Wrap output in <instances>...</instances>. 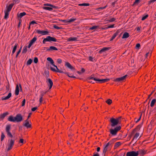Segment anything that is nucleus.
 <instances>
[{
    "mask_svg": "<svg viewBox=\"0 0 156 156\" xmlns=\"http://www.w3.org/2000/svg\"><path fill=\"white\" fill-rule=\"evenodd\" d=\"M120 118L115 119L112 118L110 119V121L111 123V126L112 127H114L117 125L120 122Z\"/></svg>",
    "mask_w": 156,
    "mask_h": 156,
    "instance_id": "f257e3e1",
    "label": "nucleus"
},
{
    "mask_svg": "<svg viewBox=\"0 0 156 156\" xmlns=\"http://www.w3.org/2000/svg\"><path fill=\"white\" fill-rule=\"evenodd\" d=\"M57 40L54 37H51L50 36H47L46 38L44 39L43 40L42 42L43 44H44L47 41L48 42H56Z\"/></svg>",
    "mask_w": 156,
    "mask_h": 156,
    "instance_id": "f03ea898",
    "label": "nucleus"
},
{
    "mask_svg": "<svg viewBox=\"0 0 156 156\" xmlns=\"http://www.w3.org/2000/svg\"><path fill=\"white\" fill-rule=\"evenodd\" d=\"M121 129L120 126H119L116 127L114 129H111L110 130V133L113 136L116 135L117 132Z\"/></svg>",
    "mask_w": 156,
    "mask_h": 156,
    "instance_id": "7ed1b4c3",
    "label": "nucleus"
},
{
    "mask_svg": "<svg viewBox=\"0 0 156 156\" xmlns=\"http://www.w3.org/2000/svg\"><path fill=\"white\" fill-rule=\"evenodd\" d=\"M11 129V125H10L9 124L6 125L5 130L7 135L9 136L12 138L13 137V136L10 132Z\"/></svg>",
    "mask_w": 156,
    "mask_h": 156,
    "instance_id": "20e7f679",
    "label": "nucleus"
},
{
    "mask_svg": "<svg viewBox=\"0 0 156 156\" xmlns=\"http://www.w3.org/2000/svg\"><path fill=\"white\" fill-rule=\"evenodd\" d=\"M44 6H50V7H43V9L48 10V11H52L53 10V8H56V6L50 4H44Z\"/></svg>",
    "mask_w": 156,
    "mask_h": 156,
    "instance_id": "39448f33",
    "label": "nucleus"
},
{
    "mask_svg": "<svg viewBox=\"0 0 156 156\" xmlns=\"http://www.w3.org/2000/svg\"><path fill=\"white\" fill-rule=\"evenodd\" d=\"M90 79H93L95 81H96V82L97 83H104L107 82L110 80L109 79H97L95 78L94 77H91L90 78Z\"/></svg>",
    "mask_w": 156,
    "mask_h": 156,
    "instance_id": "423d86ee",
    "label": "nucleus"
},
{
    "mask_svg": "<svg viewBox=\"0 0 156 156\" xmlns=\"http://www.w3.org/2000/svg\"><path fill=\"white\" fill-rule=\"evenodd\" d=\"M111 147V143L110 142H108L106 145L104 146L103 153L105 154L107 151L110 150Z\"/></svg>",
    "mask_w": 156,
    "mask_h": 156,
    "instance_id": "0eeeda50",
    "label": "nucleus"
},
{
    "mask_svg": "<svg viewBox=\"0 0 156 156\" xmlns=\"http://www.w3.org/2000/svg\"><path fill=\"white\" fill-rule=\"evenodd\" d=\"M14 140L12 139L9 140L8 143L7 144L8 147L7 150V151H9L12 149L14 144Z\"/></svg>",
    "mask_w": 156,
    "mask_h": 156,
    "instance_id": "6e6552de",
    "label": "nucleus"
},
{
    "mask_svg": "<svg viewBox=\"0 0 156 156\" xmlns=\"http://www.w3.org/2000/svg\"><path fill=\"white\" fill-rule=\"evenodd\" d=\"M16 122H19L22 121L23 120V117L20 114H17L15 117Z\"/></svg>",
    "mask_w": 156,
    "mask_h": 156,
    "instance_id": "1a4fd4ad",
    "label": "nucleus"
},
{
    "mask_svg": "<svg viewBox=\"0 0 156 156\" xmlns=\"http://www.w3.org/2000/svg\"><path fill=\"white\" fill-rule=\"evenodd\" d=\"M138 154L136 151H131L127 152L126 154V156H138Z\"/></svg>",
    "mask_w": 156,
    "mask_h": 156,
    "instance_id": "9d476101",
    "label": "nucleus"
},
{
    "mask_svg": "<svg viewBox=\"0 0 156 156\" xmlns=\"http://www.w3.org/2000/svg\"><path fill=\"white\" fill-rule=\"evenodd\" d=\"M36 32L38 34H41L42 35H47L48 34V32L47 31L40 30H37Z\"/></svg>",
    "mask_w": 156,
    "mask_h": 156,
    "instance_id": "9b49d317",
    "label": "nucleus"
},
{
    "mask_svg": "<svg viewBox=\"0 0 156 156\" xmlns=\"http://www.w3.org/2000/svg\"><path fill=\"white\" fill-rule=\"evenodd\" d=\"M139 154L141 155H144L147 154V150L144 149H139L138 151H137Z\"/></svg>",
    "mask_w": 156,
    "mask_h": 156,
    "instance_id": "f8f14e48",
    "label": "nucleus"
},
{
    "mask_svg": "<svg viewBox=\"0 0 156 156\" xmlns=\"http://www.w3.org/2000/svg\"><path fill=\"white\" fill-rule=\"evenodd\" d=\"M30 120L27 119L26 120L25 122L23 123V125L27 128H30L31 126V124L30 123Z\"/></svg>",
    "mask_w": 156,
    "mask_h": 156,
    "instance_id": "ddd939ff",
    "label": "nucleus"
},
{
    "mask_svg": "<svg viewBox=\"0 0 156 156\" xmlns=\"http://www.w3.org/2000/svg\"><path fill=\"white\" fill-rule=\"evenodd\" d=\"M37 40V37H34L30 41V43L28 46V48H30L32 45Z\"/></svg>",
    "mask_w": 156,
    "mask_h": 156,
    "instance_id": "4468645a",
    "label": "nucleus"
},
{
    "mask_svg": "<svg viewBox=\"0 0 156 156\" xmlns=\"http://www.w3.org/2000/svg\"><path fill=\"white\" fill-rule=\"evenodd\" d=\"M127 76V75H126L121 77L117 78L115 80V81L116 82H122L126 79Z\"/></svg>",
    "mask_w": 156,
    "mask_h": 156,
    "instance_id": "2eb2a0df",
    "label": "nucleus"
},
{
    "mask_svg": "<svg viewBox=\"0 0 156 156\" xmlns=\"http://www.w3.org/2000/svg\"><path fill=\"white\" fill-rule=\"evenodd\" d=\"M44 50H46L47 51H50L53 50L57 51L58 50V48L54 46H50L49 48H48L47 47H44Z\"/></svg>",
    "mask_w": 156,
    "mask_h": 156,
    "instance_id": "dca6fc26",
    "label": "nucleus"
},
{
    "mask_svg": "<svg viewBox=\"0 0 156 156\" xmlns=\"http://www.w3.org/2000/svg\"><path fill=\"white\" fill-rule=\"evenodd\" d=\"M19 87L20 88H21V86L20 84L19 86L18 84H17L16 87V89L15 90V94L16 95H17L19 94Z\"/></svg>",
    "mask_w": 156,
    "mask_h": 156,
    "instance_id": "f3484780",
    "label": "nucleus"
},
{
    "mask_svg": "<svg viewBox=\"0 0 156 156\" xmlns=\"http://www.w3.org/2000/svg\"><path fill=\"white\" fill-rule=\"evenodd\" d=\"M46 82L48 86L49 87V89H50L52 85H53V82L50 79H48L47 80Z\"/></svg>",
    "mask_w": 156,
    "mask_h": 156,
    "instance_id": "a211bd4d",
    "label": "nucleus"
},
{
    "mask_svg": "<svg viewBox=\"0 0 156 156\" xmlns=\"http://www.w3.org/2000/svg\"><path fill=\"white\" fill-rule=\"evenodd\" d=\"M12 96V94L11 93H9L8 95L6 97H3L2 98V100H6Z\"/></svg>",
    "mask_w": 156,
    "mask_h": 156,
    "instance_id": "6ab92c4d",
    "label": "nucleus"
},
{
    "mask_svg": "<svg viewBox=\"0 0 156 156\" xmlns=\"http://www.w3.org/2000/svg\"><path fill=\"white\" fill-rule=\"evenodd\" d=\"M65 65L66 66L71 70H74V67L68 62H66Z\"/></svg>",
    "mask_w": 156,
    "mask_h": 156,
    "instance_id": "aec40b11",
    "label": "nucleus"
},
{
    "mask_svg": "<svg viewBox=\"0 0 156 156\" xmlns=\"http://www.w3.org/2000/svg\"><path fill=\"white\" fill-rule=\"evenodd\" d=\"M110 48V47H104L99 51V53H101L105 51L108 50Z\"/></svg>",
    "mask_w": 156,
    "mask_h": 156,
    "instance_id": "412c9836",
    "label": "nucleus"
},
{
    "mask_svg": "<svg viewBox=\"0 0 156 156\" xmlns=\"http://www.w3.org/2000/svg\"><path fill=\"white\" fill-rule=\"evenodd\" d=\"M13 6V4H11L9 5L6 7V11L9 12L11 10Z\"/></svg>",
    "mask_w": 156,
    "mask_h": 156,
    "instance_id": "4be33fe9",
    "label": "nucleus"
},
{
    "mask_svg": "<svg viewBox=\"0 0 156 156\" xmlns=\"http://www.w3.org/2000/svg\"><path fill=\"white\" fill-rule=\"evenodd\" d=\"M77 41V38L76 37H70L67 39L68 41Z\"/></svg>",
    "mask_w": 156,
    "mask_h": 156,
    "instance_id": "5701e85b",
    "label": "nucleus"
},
{
    "mask_svg": "<svg viewBox=\"0 0 156 156\" xmlns=\"http://www.w3.org/2000/svg\"><path fill=\"white\" fill-rule=\"evenodd\" d=\"M8 120L10 122H16L15 117H14L12 115L10 116L8 118Z\"/></svg>",
    "mask_w": 156,
    "mask_h": 156,
    "instance_id": "b1692460",
    "label": "nucleus"
},
{
    "mask_svg": "<svg viewBox=\"0 0 156 156\" xmlns=\"http://www.w3.org/2000/svg\"><path fill=\"white\" fill-rule=\"evenodd\" d=\"M119 32L118 31H117L115 33L112 38L110 39V41H112L118 35Z\"/></svg>",
    "mask_w": 156,
    "mask_h": 156,
    "instance_id": "393cba45",
    "label": "nucleus"
},
{
    "mask_svg": "<svg viewBox=\"0 0 156 156\" xmlns=\"http://www.w3.org/2000/svg\"><path fill=\"white\" fill-rule=\"evenodd\" d=\"M140 133H137L135 134L134 137L133 138V140H136L137 139H138L140 137H139Z\"/></svg>",
    "mask_w": 156,
    "mask_h": 156,
    "instance_id": "a878e982",
    "label": "nucleus"
},
{
    "mask_svg": "<svg viewBox=\"0 0 156 156\" xmlns=\"http://www.w3.org/2000/svg\"><path fill=\"white\" fill-rule=\"evenodd\" d=\"M76 20V18H71L70 20H63V21L66 23H71Z\"/></svg>",
    "mask_w": 156,
    "mask_h": 156,
    "instance_id": "bb28decb",
    "label": "nucleus"
},
{
    "mask_svg": "<svg viewBox=\"0 0 156 156\" xmlns=\"http://www.w3.org/2000/svg\"><path fill=\"white\" fill-rule=\"evenodd\" d=\"M26 15V13L25 12H21L18 15V17L19 18L21 19L22 17L23 16Z\"/></svg>",
    "mask_w": 156,
    "mask_h": 156,
    "instance_id": "cd10ccee",
    "label": "nucleus"
},
{
    "mask_svg": "<svg viewBox=\"0 0 156 156\" xmlns=\"http://www.w3.org/2000/svg\"><path fill=\"white\" fill-rule=\"evenodd\" d=\"M129 37V34L127 32H125L122 37V38H126Z\"/></svg>",
    "mask_w": 156,
    "mask_h": 156,
    "instance_id": "c85d7f7f",
    "label": "nucleus"
},
{
    "mask_svg": "<svg viewBox=\"0 0 156 156\" xmlns=\"http://www.w3.org/2000/svg\"><path fill=\"white\" fill-rule=\"evenodd\" d=\"M54 66L55 67V68H53L52 67H51V70L53 71L57 72V71H58V69H58L57 66L55 65Z\"/></svg>",
    "mask_w": 156,
    "mask_h": 156,
    "instance_id": "c756f323",
    "label": "nucleus"
},
{
    "mask_svg": "<svg viewBox=\"0 0 156 156\" xmlns=\"http://www.w3.org/2000/svg\"><path fill=\"white\" fill-rule=\"evenodd\" d=\"M9 113L8 112H6L3 113L0 115V118L1 119H3L5 116L8 115Z\"/></svg>",
    "mask_w": 156,
    "mask_h": 156,
    "instance_id": "7c9ffc66",
    "label": "nucleus"
},
{
    "mask_svg": "<svg viewBox=\"0 0 156 156\" xmlns=\"http://www.w3.org/2000/svg\"><path fill=\"white\" fill-rule=\"evenodd\" d=\"M9 12H8L6 11H5L4 18L5 19H6L8 18L9 15Z\"/></svg>",
    "mask_w": 156,
    "mask_h": 156,
    "instance_id": "2f4dec72",
    "label": "nucleus"
},
{
    "mask_svg": "<svg viewBox=\"0 0 156 156\" xmlns=\"http://www.w3.org/2000/svg\"><path fill=\"white\" fill-rule=\"evenodd\" d=\"M156 101V100L155 99H154L152 100L150 104V106L151 107H153L154 106Z\"/></svg>",
    "mask_w": 156,
    "mask_h": 156,
    "instance_id": "473e14b6",
    "label": "nucleus"
},
{
    "mask_svg": "<svg viewBox=\"0 0 156 156\" xmlns=\"http://www.w3.org/2000/svg\"><path fill=\"white\" fill-rule=\"evenodd\" d=\"M12 4H13V5L15 4H18L20 2V0H12Z\"/></svg>",
    "mask_w": 156,
    "mask_h": 156,
    "instance_id": "72a5a7b5",
    "label": "nucleus"
},
{
    "mask_svg": "<svg viewBox=\"0 0 156 156\" xmlns=\"http://www.w3.org/2000/svg\"><path fill=\"white\" fill-rule=\"evenodd\" d=\"M17 45V44H16L14 46V47L13 50L12 51V55H13L15 53V51H16V49Z\"/></svg>",
    "mask_w": 156,
    "mask_h": 156,
    "instance_id": "f704fd0d",
    "label": "nucleus"
},
{
    "mask_svg": "<svg viewBox=\"0 0 156 156\" xmlns=\"http://www.w3.org/2000/svg\"><path fill=\"white\" fill-rule=\"evenodd\" d=\"M78 5L80 6H87L89 5V3H83L80 4Z\"/></svg>",
    "mask_w": 156,
    "mask_h": 156,
    "instance_id": "c9c22d12",
    "label": "nucleus"
},
{
    "mask_svg": "<svg viewBox=\"0 0 156 156\" xmlns=\"http://www.w3.org/2000/svg\"><path fill=\"white\" fill-rule=\"evenodd\" d=\"M28 48V46H25L23 49L22 51V53H26L27 50V48Z\"/></svg>",
    "mask_w": 156,
    "mask_h": 156,
    "instance_id": "e433bc0d",
    "label": "nucleus"
},
{
    "mask_svg": "<svg viewBox=\"0 0 156 156\" xmlns=\"http://www.w3.org/2000/svg\"><path fill=\"white\" fill-rule=\"evenodd\" d=\"M99 28L98 26H94L90 28V30H96Z\"/></svg>",
    "mask_w": 156,
    "mask_h": 156,
    "instance_id": "4c0bfd02",
    "label": "nucleus"
},
{
    "mask_svg": "<svg viewBox=\"0 0 156 156\" xmlns=\"http://www.w3.org/2000/svg\"><path fill=\"white\" fill-rule=\"evenodd\" d=\"M121 144V143L120 142H117L116 143L115 145V148H116L119 147Z\"/></svg>",
    "mask_w": 156,
    "mask_h": 156,
    "instance_id": "58836bf2",
    "label": "nucleus"
},
{
    "mask_svg": "<svg viewBox=\"0 0 156 156\" xmlns=\"http://www.w3.org/2000/svg\"><path fill=\"white\" fill-rule=\"evenodd\" d=\"M65 74H66L69 77L71 78H75L76 77L74 76H73L71 74H69V73L67 72H66Z\"/></svg>",
    "mask_w": 156,
    "mask_h": 156,
    "instance_id": "ea45409f",
    "label": "nucleus"
},
{
    "mask_svg": "<svg viewBox=\"0 0 156 156\" xmlns=\"http://www.w3.org/2000/svg\"><path fill=\"white\" fill-rule=\"evenodd\" d=\"M32 62V60L31 59H29L27 62V65H30Z\"/></svg>",
    "mask_w": 156,
    "mask_h": 156,
    "instance_id": "a19ab883",
    "label": "nucleus"
},
{
    "mask_svg": "<svg viewBox=\"0 0 156 156\" xmlns=\"http://www.w3.org/2000/svg\"><path fill=\"white\" fill-rule=\"evenodd\" d=\"M5 137V136L4 133H3L2 132L1 133V141H2V140H3Z\"/></svg>",
    "mask_w": 156,
    "mask_h": 156,
    "instance_id": "79ce46f5",
    "label": "nucleus"
},
{
    "mask_svg": "<svg viewBox=\"0 0 156 156\" xmlns=\"http://www.w3.org/2000/svg\"><path fill=\"white\" fill-rule=\"evenodd\" d=\"M106 102L108 105H110L112 103V101L110 99H108L106 101Z\"/></svg>",
    "mask_w": 156,
    "mask_h": 156,
    "instance_id": "37998d69",
    "label": "nucleus"
},
{
    "mask_svg": "<svg viewBox=\"0 0 156 156\" xmlns=\"http://www.w3.org/2000/svg\"><path fill=\"white\" fill-rule=\"evenodd\" d=\"M47 93V91H42L41 92L40 97H43V96Z\"/></svg>",
    "mask_w": 156,
    "mask_h": 156,
    "instance_id": "c03bdc74",
    "label": "nucleus"
},
{
    "mask_svg": "<svg viewBox=\"0 0 156 156\" xmlns=\"http://www.w3.org/2000/svg\"><path fill=\"white\" fill-rule=\"evenodd\" d=\"M89 60L92 62H93L95 60L94 58L90 56L89 57Z\"/></svg>",
    "mask_w": 156,
    "mask_h": 156,
    "instance_id": "a18cd8bd",
    "label": "nucleus"
},
{
    "mask_svg": "<svg viewBox=\"0 0 156 156\" xmlns=\"http://www.w3.org/2000/svg\"><path fill=\"white\" fill-rule=\"evenodd\" d=\"M148 15H146L143 16L142 18V19H141L142 20H144L145 19H146L148 17Z\"/></svg>",
    "mask_w": 156,
    "mask_h": 156,
    "instance_id": "49530a36",
    "label": "nucleus"
},
{
    "mask_svg": "<svg viewBox=\"0 0 156 156\" xmlns=\"http://www.w3.org/2000/svg\"><path fill=\"white\" fill-rule=\"evenodd\" d=\"M53 27L54 28H55V29H60L61 28V27L58 26H57L55 25H54L53 26Z\"/></svg>",
    "mask_w": 156,
    "mask_h": 156,
    "instance_id": "de8ad7c7",
    "label": "nucleus"
},
{
    "mask_svg": "<svg viewBox=\"0 0 156 156\" xmlns=\"http://www.w3.org/2000/svg\"><path fill=\"white\" fill-rule=\"evenodd\" d=\"M38 61V58L37 57H35L34 59V62L35 63H37Z\"/></svg>",
    "mask_w": 156,
    "mask_h": 156,
    "instance_id": "09e8293b",
    "label": "nucleus"
},
{
    "mask_svg": "<svg viewBox=\"0 0 156 156\" xmlns=\"http://www.w3.org/2000/svg\"><path fill=\"white\" fill-rule=\"evenodd\" d=\"M141 115H140V117H139V119H138L137 120H136V118L135 119V121H136V123L140 121V119H141Z\"/></svg>",
    "mask_w": 156,
    "mask_h": 156,
    "instance_id": "8fccbe9b",
    "label": "nucleus"
},
{
    "mask_svg": "<svg viewBox=\"0 0 156 156\" xmlns=\"http://www.w3.org/2000/svg\"><path fill=\"white\" fill-rule=\"evenodd\" d=\"M115 20V19L114 18H112L109 20V21L110 22H112L114 21Z\"/></svg>",
    "mask_w": 156,
    "mask_h": 156,
    "instance_id": "3c124183",
    "label": "nucleus"
},
{
    "mask_svg": "<svg viewBox=\"0 0 156 156\" xmlns=\"http://www.w3.org/2000/svg\"><path fill=\"white\" fill-rule=\"evenodd\" d=\"M26 102V100L25 99H24L22 102V106H24Z\"/></svg>",
    "mask_w": 156,
    "mask_h": 156,
    "instance_id": "603ef678",
    "label": "nucleus"
},
{
    "mask_svg": "<svg viewBox=\"0 0 156 156\" xmlns=\"http://www.w3.org/2000/svg\"><path fill=\"white\" fill-rule=\"evenodd\" d=\"M37 23L34 21H32L30 23V25L31 24H37Z\"/></svg>",
    "mask_w": 156,
    "mask_h": 156,
    "instance_id": "864d4df0",
    "label": "nucleus"
},
{
    "mask_svg": "<svg viewBox=\"0 0 156 156\" xmlns=\"http://www.w3.org/2000/svg\"><path fill=\"white\" fill-rule=\"evenodd\" d=\"M57 61L58 63L60 64L62 62V60L60 58H58L57 59Z\"/></svg>",
    "mask_w": 156,
    "mask_h": 156,
    "instance_id": "5fc2aeb1",
    "label": "nucleus"
},
{
    "mask_svg": "<svg viewBox=\"0 0 156 156\" xmlns=\"http://www.w3.org/2000/svg\"><path fill=\"white\" fill-rule=\"evenodd\" d=\"M91 77H90L89 78V80H88V82H90V83H94V82H93L92 81V80H94V79H90V78H91Z\"/></svg>",
    "mask_w": 156,
    "mask_h": 156,
    "instance_id": "6e6d98bb",
    "label": "nucleus"
},
{
    "mask_svg": "<svg viewBox=\"0 0 156 156\" xmlns=\"http://www.w3.org/2000/svg\"><path fill=\"white\" fill-rule=\"evenodd\" d=\"M21 47L20 48L19 50L17 52L16 55V57H17L18 55L20 53V52H21Z\"/></svg>",
    "mask_w": 156,
    "mask_h": 156,
    "instance_id": "4d7b16f0",
    "label": "nucleus"
},
{
    "mask_svg": "<svg viewBox=\"0 0 156 156\" xmlns=\"http://www.w3.org/2000/svg\"><path fill=\"white\" fill-rule=\"evenodd\" d=\"M37 109V107H35L32 108L31 110L33 112L35 111Z\"/></svg>",
    "mask_w": 156,
    "mask_h": 156,
    "instance_id": "13d9d810",
    "label": "nucleus"
},
{
    "mask_svg": "<svg viewBox=\"0 0 156 156\" xmlns=\"http://www.w3.org/2000/svg\"><path fill=\"white\" fill-rule=\"evenodd\" d=\"M114 24L112 25H109L108 26V28H113L114 27Z\"/></svg>",
    "mask_w": 156,
    "mask_h": 156,
    "instance_id": "bf43d9fd",
    "label": "nucleus"
},
{
    "mask_svg": "<svg viewBox=\"0 0 156 156\" xmlns=\"http://www.w3.org/2000/svg\"><path fill=\"white\" fill-rule=\"evenodd\" d=\"M140 1V0H136L134 4H136L138 3Z\"/></svg>",
    "mask_w": 156,
    "mask_h": 156,
    "instance_id": "052dcab7",
    "label": "nucleus"
},
{
    "mask_svg": "<svg viewBox=\"0 0 156 156\" xmlns=\"http://www.w3.org/2000/svg\"><path fill=\"white\" fill-rule=\"evenodd\" d=\"M141 28V27H137L136 28L137 31L138 32L140 31V30Z\"/></svg>",
    "mask_w": 156,
    "mask_h": 156,
    "instance_id": "680f3d73",
    "label": "nucleus"
},
{
    "mask_svg": "<svg viewBox=\"0 0 156 156\" xmlns=\"http://www.w3.org/2000/svg\"><path fill=\"white\" fill-rule=\"evenodd\" d=\"M47 59L48 61H49V62H51L52 60V59L51 58H50V57H48V58H47Z\"/></svg>",
    "mask_w": 156,
    "mask_h": 156,
    "instance_id": "e2e57ef3",
    "label": "nucleus"
},
{
    "mask_svg": "<svg viewBox=\"0 0 156 156\" xmlns=\"http://www.w3.org/2000/svg\"><path fill=\"white\" fill-rule=\"evenodd\" d=\"M51 63V65L54 66H55V65L54 64V62L53 61V60H52L50 62Z\"/></svg>",
    "mask_w": 156,
    "mask_h": 156,
    "instance_id": "0e129e2a",
    "label": "nucleus"
},
{
    "mask_svg": "<svg viewBox=\"0 0 156 156\" xmlns=\"http://www.w3.org/2000/svg\"><path fill=\"white\" fill-rule=\"evenodd\" d=\"M51 63V65L54 66H55V65L54 64V62L53 61V60H52L50 62Z\"/></svg>",
    "mask_w": 156,
    "mask_h": 156,
    "instance_id": "69168bd1",
    "label": "nucleus"
},
{
    "mask_svg": "<svg viewBox=\"0 0 156 156\" xmlns=\"http://www.w3.org/2000/svg\"><path fill=\"white\" fill-rule=\"evenodd\" d=\"M151 55V53H147L146 54L145 57L146 58L148 56H150Z\"/></svg>",
    "mask_w": 156,
    "mask_h": 156,
    "instance_id": "338daca9",
    "label": "nucleus"
},
{
    "mask_svg": "<svg viewBox=\"0 0 156 156\" xmlns=\"http://www.w3.org/2000/svg\"><path fill=\"white\" fill-rule=\"evenodd\" d=\"M40 98L39 99V101L40 103H41L42 101L43 97H40Z\"/></svg>",
    "mask_w": 156,
    "mask_h": 156,
    "instance_id": "774afa93",
    "label": "nucleus"
}]
</instances>
